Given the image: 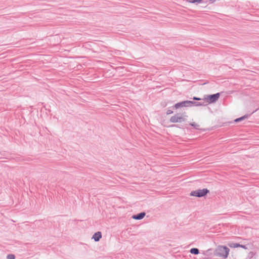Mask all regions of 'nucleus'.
I'll list each match as a JSON object with an SVG mask.
<instances>
[{"label": "nucleus", "instance_id": "obj_2", "mask_svg": "<svg viewBox=\"0 0 259 259\" xmlns=\"http://www.w3.org/2000/svg\"><path fill=\"white\" fill-rule=\"evenodd\" d=\"M230 249L226 246L220 245L217 247L214 251L215 255L223 258L227 257Z\"/></svg>", "mask_w": 259, "mask_h": 259}, {"label": "nucleus", "instance_id": "obj_12", "mask_svg": "<svg viewBox=\"0 0 259 259\" xmlns=\"http://www.w3.org/2000/svg\"><path fill=\"white\" fill-rule=\"evenodd\" d=\"M254 253L252 252H250L248 253V259H253V257L254 256ZM243 259H248L247 258H245L244 257H243Z\"/></svg>", "mask_w": 259, "mask_h": 259}, {"label": "nucleus", "instance_id": "obj_8", "mask_svg": "<svg viewBox=\"0 0 259 259\" xmlns=\"http://www.w3.org/2000/svg\"><path fill=\"white\" fill-rule=\"evenodd\" d=\"M102 237V234L100 232H96L93 236L92 239L94 240L95 241L97 242L100 240V239Z\"/></svg>", "mask_w": 259, "mask_h": 259}, {"label": "nucleus", "instance_id": "obj_9", "mask_svg": "<svg viewBox=\"0 0 259 259\" xmlns=\"http://www.w3.org/2000/svg\"><path fill=\"white\" fill-rule=\"evenodd\" d=\"M190 252L191 253L194 254H198L199 252V249L196 248H191L190 250Z\"/></svg>", "mask_w": 259, "mask_h": 259}, {"label": "nucleus", "instance_id": "obj_15", "mask_svg": "<svg viewBox=\"0 0 259 259\" xmlns=\"http://www.w3.org/2000/svg\"><path fill=\"white\" fill-rule=\"evenodd\" d=\"M172 113V111L171 110H168L167 111V114H170Z\"/></svg>", "mask_w": 259, "mask_h": 259}, {"label": "nucleus", "instance_id": "obj_1", "mask_svg": "<svg viewBox=\"0 0 259 259\" xmlns=\"http://www.w3.org/2000/svg\"><path fill=\"white\" fill-rule=\"evenodd\" d=\"M204 103L196 102L192 101H184L178 103L175 105L176 109H178L183 107H190V106H204Z\"/></svg>", "mask_w": 259, "mask_h": 259}, {"label": "nucleus", "instance_id": "obj_13", "mask_svg": "<svg viewBox=\"0 0 259 259\" xmlns=\"http://www.w3.org/2000/svg\"><path fill=\"white\" fill-rule=\"evenodd\" d=\"M202 0H188V2L191 3H200Z\"/></svg>", "mask_w": 259, "mask_h": 259}, {"label": "nucleus", "instance_id": "obj_16", "mask_svg": "<svg viewBox=\"0 0 259 259\" xmlns=\"http://www.w3.org/2000/svg\"><path fill=\"white\" fill-rule=\"evenodd\" d=\"M193 100H201V98H199L194 97V98H193Z\"/></svg>", "mask_w": 259, "mask_h": 259}, {"label": "nucleus", "instance_id": "obj_14", "mask_svg": "<svg viewBox=\"0 0 259 259\" xmlns=\"http://www.w3.org/2000/svg\"><path fill=\"white\" fill-rule=\"evenodd\" d=\"M7 259H15V255L13 254H9L7 255Z\"/></svg>", "mask_w": 259, "mask_h": 259}, {"label": "nucleus", "instance_id": "obj_3", "mask_svg": "<svg viewBox=\"0 0 259 259\" xmlns=\"http://www.w3.org/2000/svg\"><path fill=\"white\" fill-rule=\"evenodd\" d=\"M220 96V94L218 93L213 95L205 96L203 100L207 104L214 103L218 100Z\"/></svg>", "mask_w": 259, "mask_h": 259}, {"label": "nucleus", "instance_id": "obj_6", "mask_svg": "<svg viewBox=\"0 0 259 259\" xmlns=\"http://www.w3.org/2000/svg\"><path fill=\"white\" fill-rule=\"evenodd\" d=\"M228 245L229 247L231 248H236L238 247H241L242 248H243L244 249V250L243 252V254H246L247 253V252L246 250V247L245 245H240V244L237 243H230L228 244Z\"/></svg>", "mask_w": 259, "mask_h": 259}, {"label": "nucleus", "instance_id": "obj_4", "mask_svg": "<svg viewBox=\"0 0 259 259\" xmlns=\"http://www.w3.org/2000/svg\"><path fill=\"white\" fill-rule=\"evenodd\" d=\"M208 192L209 191L207 189H199L192 191L190 193V195L201 197L206 195Z\"/></svg>", "mask_w": 259, "mask_h": 259}, {"label": "nucleus", "instance_id": "obj_10", "mask_svg": "<svg viewBox=\"0 0 259 259\" xmlns=\"http://www.w3.org/2000/svg\"><path fill=\"white\" fill-rule=\"evenodd\" d=\"M248 115H244V116H242V117H241L240 118L236 119L235 120V122H239L240 121L243 120L248 118Z\"/></svg>", "mask_w": 259, "mask_h": 259}, {"label": "nucleus", "instance_id": "obj_7", "mask_svg": "<svg viewBox=\"0 0 259 259\" xmlns=\"http://www.w3.org/2000/svg\"><path fill=\"white\" fill-rule=\"evenodd\" d=\"M146 215L145 212H142L132 216V218L135 220H140L142 219Z\"/></svg>", "mask_w": 259, "mask_h": 259}, {"label": "nucleus", "instance_id": "obj_17", "mask_svg": "<svg viewBox=\"0 0 259 259\" xmlns=\"http://www.w3.org/2000/svg\"><path fill=\"white\" fill-rule=\"evenodd\" d=\"M215 0H209V2L211 3H213L215 2Z\"/></svg>", "mask_w": 259, "mask_h": 259}, {"label": "nucleus", "instance_id": "obj_5", "mask_svg": "<svg viewBox=\"0 0 259 259\" xmlns=\"http://www.w3.org/2000/svg\"><path fill=\"white\" fill-rule=\"evenodd\" d=\"M185 120L181 114H177L171 117L170 121L172 123L182 122Z\"/></svg>", "mask_w": 259, "mask_h": 259}, {"label": "nucleus", "instance_id": "obj_11", "mask_svg": "<svg viewBox=\"0 0 259 259\" xmlns=\"http://www.w3.org/2000/svg\"><path fill=\"white\" fill-rule=\"evenodd\" d=\"M190 124L193 126L195 129L199 130V125H198L197 123L195 122H192L190 123Z\"/></svg>", "mask_w": 259, "mask_h": 259}]
</instances>
